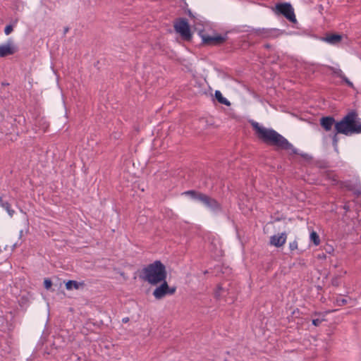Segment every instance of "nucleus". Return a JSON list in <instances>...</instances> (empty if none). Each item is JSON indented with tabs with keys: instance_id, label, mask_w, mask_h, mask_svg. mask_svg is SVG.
<instances>
[{
	"instance_id": "nucleus-1",
	"label": "nucleus",
	"mask_w": 361,
	"mask_h": 361,
	"mask_svg": "<svg viewBox=\"0 0 361 361\" xmlns=\"http://www.w3.org/2000/svg\"><path fill=\"white\" fill-rule=\"evenodd\" d=\"M250 124L257 137L264 143L275 147L276 149L286 150L293 154H298L297 149L276 130L271 128H266L254 121H250Z\"/></svg>"
},
{
	"instance_id": "nucleus-2",
	"label": "nucleus",
	"mask_w": 361,
	"mask_h": 361,
	"mask_svg": "<svg viewBox=\"0 0 361 361\" xmlns=\"http://www.w3.org/2000/svg\"><path fill=\"white\" fill-rule=\"evenodd\" d=\"M336 134L349 135L361 133V120L355 110L348 112L340 121L335 123Z\"/></svg>"
},
{
	"instance_id": "nucleus-3",
	"label": "nucleus",
	"mask_w": 361,
	"mask_h": 361,
	"mask_svg": "<svg viewBox=\"0 0 361 361\" xmlns=\"http://www.w3.org/2000/svg\"><path fill=\"white\" fill-rule=\"evenodd\" d=\"M165 266L159 260L148 264L142 269L140 278L151 285H157L166 279Z\"/></svg>"
},
{
	"instance_id": "nucleus-4",
	"label": "nucleus",
	"mask_w": 361,
	"mask_h": 361,
	"mask_svg": "<svg viewBox=\"0 0 361 361\" xmlns=\"http://www.w3.org/2000/svg\"><path fill=\"white\" fill-rule=\"evenodd\" d=\"M173 27L175 31L178 33L181 38L185 41H190L192 39V33L188 21L186 18H178L174 22Z\"/></svg>"
},
{
	"instance_id": "nucleus-5",
	"label": "nucleus",
	"mask_w": 361,
	"mask_h": 361,
	"mask_svg": "<svg viewBox=\"0 0 361 361\" xmlns=\"http://www.w3.org/2000/svg\"><path fill=\"white\" fill-rule=\"evenodd\" d=\"M153 291V295L157 300H161L167 295H173L176 290V287H169L166 279Z\"/></svg>"
},
{
	"instance_id": "nucleus-6",
	"label": "nucleus",
	"mask_w": 361,
	"mask_h": 361,
	"mask_svg": "<svg viewBox=\"0 0 361 361\" xmlns=\"http://www.w3.org/2000/svg\"><path fill=\"white\" fill-rule=\"evenodd\" d=\"M276 8L279 13L284 16L290 22L296 23L294 10L290 4H278L276 6Z\"/></svg>"
},
{
	"instance_id": "nucleus-7",
	"label": "nucleus",
	"mask_w": 361,
	"mask_h": 361,
	"mask_svg": "<svg viewBox=\"0 0 361 361\" xmlns=\"http://www.w3.org/2000/svg\"><path fill=\"white\" fill-rule=\"evenodd\" d=\"M200 202L213 212H217L221 211L222 208L221 204L216 200L206 194H203V195L200 196Z\"/></svg>"
},
{
	"instance_id": "nucleus-8",
	"label": "nucleus",
	"mask_w": 361,
	"mask_h": 361,
	"mask_svg": "<svg viewBox=\"0 0 361 361\" xmlns=\"http://www.w3.org/2000/svg\"><path fill=\"white\" fill-rule=\"evenodd\" d=\"M18 51V47L12 39L8 40L6 44L0 45V57L13 55Z\"/></svg>"
},
{
	"instance_id": "nucleus-9",
	"label": "nucleus",
	"mask_w": 361,
	"mask_h": 361,
	"mask_svg": "<svg viewBox=\"0 0 361 361\" xmlns=\"http://www.w3.org/2000/svg\"><path fill=\"white\" fill-rule=\"evenodd\" d=\"M203 42L208 45H219L226 41V37L221 35L209 36L208 35H201Z\"/></svg>"
},
{
	"instance_id": "nucleus-10",
	"label": "nucleus",
	"mask_w": 361,
	"mask_h": 361,
	"mask_svg": "<svg viewBox=\"0 0 361 361\" xmlns=\"http://www.w3.org/2000/svg\"><path fill=\"white\" fill-rule=\"evenodd\" d=\"M286 238L287 235L286 233L274 235L270 238V244L277 247H281L285 244Z\"/></svg>"
},
{
	"instance_id": "nucleus-11",
	"label": "nucleus",
	"mask_w": 361,
	"mask_h": 361,
	"mask_svg": "<svg viewBox=\"0 0 361 361\" xmlns=\"http://www.w3.org/2000/svg\"><path fill=\"white\" fill-rule=\"evenodd\" d=\"M335 119L332 116L322 117L320 119V125L326 131L331 130L333 126H335Z\"/></svg>"
},
{
	"instance_id": "nucleus-12",
	"label": "nucleus",
	"mask_w": 361,
	"mask_h": 361,
	"mask_svg": "<svg viewBox=\"0 0 361 361\" xmlns=\"http://www.w3.org/2000/svg\"><path fill=\"white\" fill-rule=\"evenodd\" d=\"M343 37V36L342 35L339 34H327L324 37V41L329 44L336 45L341 42Z\"/></svg>"
},
{
	"instance_id": "nucleus-13",
	"label": "nucleus",
	"mask_w": 361,
	"mask_h": 361,
	"mask_svg": "<svg viewBox=\"0 0 361 361\" xmlns=\"http://www.w3.org/2000/svg\"><path fill=\"white\" fill-rule=\"evenodd\" d=\"M84 286V283H79L76 281H68L66 283V288L67 290H72L73 288L74 289H79L80 288H82Z\"/></svg>"
},
{
	"instance_id": "nucleus-14",
	"label": "nucleus",
	"mask_w": 361,
	"mask_h": 361,
	"mask_svg": "<svg viewBox=\"0 0 361 361\" xmlns=\"http://www.w3.org/2000/svg\"><path fill=\"white\" fill-rule=\"evenodd\" d=\"M184 194L190 196L194 200L200 201V196L203 195L204 193L197 192L195 190H188L185 192Z\"/></svg>"
},
{
	"instance_id": "nucleus-15",
	"label": "nucleus",
	"mask_w": 361,
	"mask_h": 361,
	"mask_svg": "<svg viewBox=\"0 0 361 361\" xmlns=\"http://www.w3.org/2000/svg\"><path fill=\"white\" fill-rule=\"evenodd\" d=\"M215 97L219 103L227 106L230 105V102L225 97H223L220 91L216 90L215 92Z\"/></svg>"
},
{
	"instance_id": "nucleus-16",
	"label": "nucleus",
	"mask_w": 361,
	"mask_h": 361,
	"mask_svg": "<svg viewBox=\"0 0 361 361\" xmlns=\"http://www.w3.org/2000/svg\"><path fill=\"white\" fill-rule=\"evenodd\" d=\"M273 32H274L273 30H267V29L259 30L257 31V35L263 37H269L271 36Z\"/></svg>"
},
{
	"instance_id": "nucleus-17",
	"label": "nucleus",
	"mask_w": 361,
	"mask_h": 361,
	"mask_svg": "<svg viewBox=\"0 0 361 361\" xmlns=\"http://www.w3.org/2000/svg\"><path fill=\"white\" fill-rule=\"evenodd\" d=\"M310 239L315 245H318L320 243L319 237L315 231L310 233Z\"/></svg>"
},
{
	"instance_id": "nucleus-18",
	"label": "nucleus",
	"mask_w": 361,
	"mask_h": 361,
	"mask_svg": "<svg viewBox=\"0 0 361 361\" xmlns=\"http://www.w3.org/2000/svg\"><path fill=\"white\" fill-rule=\"evenodd\" d=\"M1 207L4 208L8 213V214L11 216H13L14 211L11 209V205L7 202H2Z\"/></svg>"
},
{
	"instance_id": "nucleus-19",
	"label": "nucleus",
	"mask_w": 361,
	"mask_h": 361,
	"mask_svg": "<svg viewBox=\"0 0 361 361\" xmlns=\"http://www.w3.org/2000/svg\"><path fill=\"white\" fill-rule=\"evenodd\" d=\"M329 68L334 73L336 74L338 77L339 78H341L343 77V72L341 69H338V68H334V67H329Z\"/></svg>"
},
{
	"instance_id": "nucleus-20",
	"label": "nucleus",
	"mask_w": 361,
	"mask_h": 361,
	"mask_svg": "<svg viewBox=\"0 0 361 361\" xmlns=\"http://www.w3.org/2000/svg\"><path fill=\"white\" fill-rule=\"evenodd\" d=\"M44 288L47 290H49L51 286H52V282L50 279H44Z\"/></svg>"
},
{
	"instance_id": "nucleus-21",
	"label": "nucleus",
	"mask_w": 361,
	"mask_h": 361,
	"mask_svg": "<svg viewBox=\"0 0 361 361\" xmlns=\"http://www.w3.org/2000/svg\"><path fill=\"white\" fill-rule=\"evenodd\" d=\"M13 25H8L6 26V27L4 29V32L6 35H8L13 32Z\"/></svg>"
},
{
	"instance_id": "nucleus-22",
	"label": "nucleus",
	"mask_w": 361,
	"mask_h": 361,
	"mask_svg": "<svg viewBox=\"0 0 361 361\" xmlns=\"http://www.w3.org/2000/svg\"><path fill=\"white\" fill-rule=\"evenodd\" d=\"M289 247L290 250H295L298 248V243L296 240H294L293 242L290 243Z\"/></svg>"
},
{
	"instance_id": "nucleus-23",
	"label": "nucleus",
	"mask_w": 361,
	"mask_h": 361,
	"mask_svg": "<svg viewBox=\"0 0 361 361\" xmlns=\"http://www.w3.org/2000/svg\"><path fill=\"white\" fill-rule=\"evenodd\" d=\"M349 87H353V84L345 76V75H343V77L341 78Z\"/></svg>"
},
{
	"instance_id": "nucleus-24",
	"label": "nucleus",
	"mask_w": 361,
	"mask_h": 361,
	"mask_svg": "<svg viewBox=\"0 0 361 361\" xmlns=\"http://www.w3.org/2000/svg\"><path fill=\"white\" fill-rule=\"evenodd\" d=\"M324 321V319H314L312 320V324L316 326H319L322 322Z\"/></svg>"
},
{
	"instance_id": "nucleus-25",
	"label": "nucleus",
	"mask_w": 361,
	"mask_h": 361,
	"mask_svg": "<svg viewBox=\"0 0 361 361\" xmlns=\"http://www.w3.org/2000/svg\"><path fill=\"white\" fill-rule=\"evenodd\" d=\"M337 135H338V134H336V132L335 131V134H334V137H333V144H334V145L335 147H336V145H337V142H338V137H337Z\"/></svg>"
},
{
	"instance_id": "nucleus-26",
	"label": "nucleus",
	"mask_w": 361,
	"mask_h": 361,
	"mask_svg": "<svg viewBox=\"0 0 361 361\" xmlns=\"http://www.w3.org/2000/svg\"><path fill=\"white\" fill-rule=\"evenodd\" d=\"M222 290L221 287V286H219L218 288V290H216V292L215 293V296L216 298H218L220 296V290Z\"/></svg>"
},
{
	"instance_id": "nucleus-27",
	"label": "nucleus",
	"mask_w": 361,
	"mask_h": 361,
	"mask_svg": "<svg viewBox=\"0 0 361 361\" xmlns=\"http://www.w3.org/2000/svg\"><path fill=\"white\" fill-rule=\"evenodd\" d=\"M128 321H129V318H128V317H124V318L122 319V322H123V323H127Z\"/></svg>"
},
{
	"instance_id": "nucleus-28",
	"label": "nucleus",
	"mask_w": 361,
	"mask_h": 361,
	"mask_svg": "<svg viewBox=\"0 0 361 361\" xmlns=\"http://www.w3.org/2000/svg\"><path fill=\"white\" fill-rule=\"evenodd\" d=\"M68 27L65 28V30H64V32H65V33H66V32H68Z\"/></svg>"
},
{
	"instance_id": "nucleus-29",
	"label": "nucleus",
	"mask_w": 361,
	"mask_h": 361,
	"mask_svg": "<svg viewBox=\"0 0 361 361\" xmlns=\"http://www.w3.org/2000/svg\"><path fill=\"white\" fill-rule=\"evenodd\" d=\"M2 202H4L3 200H2V197H0V204H1Z\"/></svg>"
},
{
	"instance_id": "nucleus-30",
	"label": "nucleus",
	"mask_w": 361,
	"mask_h": 361,
	"mask_svg": "<svg viewBox=\"0 0 361 361\" xmlns=\"http://www.w3.org/2000/svg\"><path fill=\"white\" fill-rule=\"evenodd\" d=\"M300 155H301L302 157H305L307 156V154H301Z\"/></svg>"
},
{
	"instance_id": "nucleus-31",
	"label": "nucleus",
	"mask_w": 361,
	"mask_h": 361,
	"mask_svg": "<svg viewBox=\"0 0 361 361\" xmlns=\"http://www.w3.org/2000/svg\"><path fill=\"white\" fill-rule=\"evenodd\" d=\"M3 252L1 247H0V255Z\"/></svg>"
},
{
	"instance_id": "nucleus-32",
	"label": "nucleus",
	"mask_w": 361,
	"mask_h": 361,
	"mask_svg": "<svg viewBox=\"0 0 361 361\" xmlns=\"http://www.w3.org/2000/svg\"><path fill=\"white\" fill-rule=\"evenodd\" d=\"M265 47H266V48H269V44H266V45H265Z\"/></svg>"
},
{
	"instance_id": "nucleus-33",
	"label": "nucleus",
	"mask_w": 361,
	"mask_h": 361,
	"mask_svg": "<svg viewBox=\"0 0 361 361\" xmlns=\"http://www.w3.org/2000/svg\"><path fill=\"white\" fill-rule=\"evenodd\" d=\"M358 195H361V190L357 192Z\"/></svg>"
},
{
	"instance_id": "nucleus-34",
	"label": "nucleus",
	"mask_w": 361,
	"mask_h": 361,
	"mask_svg": "<svg viewBox=\"0 0 361 361\" xmlns=\"http://www.w3.org/2000/svg\"><path fill=\"white\" fill-rule=\"evenodd\" d=\"M346 301L345 300H343L342 303H345Z\"/></svg>"
}]
</instances>
